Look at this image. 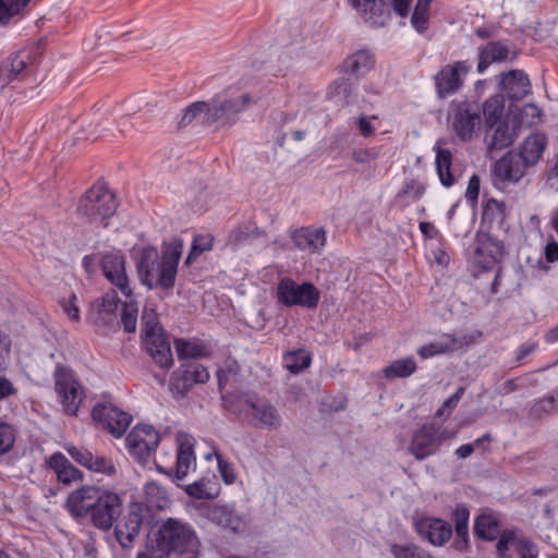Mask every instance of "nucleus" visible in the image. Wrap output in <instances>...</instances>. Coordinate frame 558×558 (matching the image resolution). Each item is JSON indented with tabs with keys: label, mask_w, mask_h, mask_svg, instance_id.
Returning <instances> with one entry per match:
<instances>
[{
	"label": "nucleus",
	"mask_w": 558,
	"mask_h": 558,
	"mask_svg": "<svg viewBox=\"0 0 558 558\" xmlns=\"http://www.w3.org/2000/svg\"><path fill=\"white\" fill-rule=\"evenodd\" d=\"M65 508L73 519L89 518L92 523H118L124 509L121 495L88 484L69 494Z\"/></svg>",
	"instance_id": "nucleus-1"
},
{
	"label": "nucleus",
	"mask_w": 558,
	"mask_h": 558,
	"mask_svg": "<svg viewBox=\"0 0 558 558\" xmlns=\"http://www.w3.org/2000/svg\"><path fill=\"white\" fill-rule=\"evenodd\" d=\"M183 252V241L173 239L162 248L161 255L157 247L145 246L140 251L136 263L141 282L149 290L160 288L169 290L174 287L178 266Z\"/></svg>",
	"instance_id": "nucleus-2"
},
{
	"label": "nucleus",
	"mask_w": 558,
	"mask_h": 558,
	"mask_svg": "<svg viewBox=\"0 0 558 558\" xmlns=\"http://www.w3.org/2000/svg\"><path fill=\"white\" fill-rule=\"evenodd\" d=\"M199 545L198 537L189 525H150L147 553H138L136 558H168L172 551L196 558Z\"/></svg>",
	"instance_id": "nucleus-3"
},
{
	"label": "nucleus",
	"mask_w": 558,
	"mask_h": 558,
	"mask_svg": "<svg viewBox=\"0 0 558 558\" xmlns=\"http://www.w3.org/2000/svg\"><path fill=\"white\" fill-rule=\"evenodd\" d=\"M252 102L253 98L247 92L235 86H229L215 95L210 101H207L208 126H215L216 129L231 126L239 120L240 113Z\"/></svg>",
	"instance_id": "nucleus-4"
},
{
	"label": "nucleus",
	"mask_w": 558,
	"mask_h": 558,
	"mask_svg": "<svg viewBox=\"0 0 558 558\" xmlns=\"http://www.w3.org/2000/svg\"><path fill=\"white\" fill-rule=\"evenodd\" d=\"M116 195L111 193L105 182H96L81 197L77 205V214L86 218L89 222L104 223L117 211Z\"/></svg>",
	"instance_id": "nucleus-5"
},
{
	"label": "nucleus",
	"mask_w": 558,
	"mask_h": 558,
	"mask_svg": "<svg viewBox=\"0 0 558 558\" xmlns=\"http://www.w3.org/2000/svg\"><path fill=\"white\" fill-rule=\"evenodd\" d=\"M275 299L286 307L316 308L320 301V292L312 282L299 283L290 277H283L275 288Z\"/></svg>",
	"instance_id": "nucleus-6"
},
{
	"label": "nucleus",
	"mask_w": 558,
	"mask_h": 558,
	"mask_svg": "<svg viewBox=\"0 0 558 558\" xmlns=\"http://www.w3.org/2000/svg\"><path fill=\"white\" fill-rule=\"evenodd\" d=\"M54 390L65 414L74 416L85 398L84 387L70 367L57 364L53 372Z\"/></svg>",
	"instance_id": "nucleus-7"
},
{
	"label": "nucleus",
	"mask_w": 558,
	"mask_h": 558,
	"mask_svg": "<svg viewBox=\"0 0 558 558\" xmlns=\"http://www.w3.org/2000/svg\"><path fill=\"white\" fill-rule=\"evenodd\" d=\"M448 122L460 141H472L482 124L478 104L469 100H453L449 106Z\"/></svg>",
	"instance_id": "nucleus-8"
},
{
	"label": "nucleus",
	"mask_w": 558,
	"mask_h": 558,
	"mask_svg": "<svg viewBox=\"0 0 558 558\" xmlns=\"http://www.w3.org/2000/svg\"><path fill=\"white\" fill-rule=\"evenodd\" d=\"M159 442V433L149 424L135 425L125 438L129 453L142 464L149 462Z\"/></svg>",
	"instance_id": "nucleus-9"
},
{
	"label": "nucleus",
	"mask_w": 558,
	"mask_h": 558,
	"mask_svg": "<svg viewBox=\"0 0 558 558\" xmlns=\"http://www.w3.org/2000/svg\"><path fill=\"white\" fill-rule=\"evenodd\" d=\"M92 415L114 438L122 437L133 420L130 413L119 409L110 401L97 402L93 408Z\"/></svg>",
	"instance_id": "nucleus-10"
},
{
	"label": "nucleus",
	"mask_w": 558,
	"mask_h": 558,
	"mask_svg": "<svg viewBox=\"0 0 558 558\" xmlns=\"http://www.w3.org/2000/svg\"><path fill=\"white\" fill-rule=\"evenodd\" d=\"M529 168L512 151L501 156L493 167V182L495 187L506 190L521 181Z\"/></svg>",
	"instance_id": "nucleus-11"
},
{
	"label": "nucleus",
	"mask_w": 558,
	"mask_h": 558,
	"mask_svg": "<svg viewBox=\"0 0 558 558\" xmlns=\"http://www.w3.org/2000/svg\"><path fill=\"white\" fill-rule=\"evenodd\" d=\"M33 72L28 51H19L10 54L0 63V92L14 82L24 81Z\"/></svg>",
	"instance_id": "nucleus-12"
},
{
	"label": "nucleus",
	"mask_w": 558,
	"mask_h": 558,
	"mask_svg": "<svg viewBox=\"0 0 558 558\" xmlns=\"http://www.w3.org/2000/svg\"><path fill=\"white\" fill-rule=\"evenodd\" d=\"M101 269L106 279L130 299L132 289L125 271V258L120 251L107 252L101 257Z\"/></svg>",
	"instance_id": "nucleus-13"
},
{
	"label": "nucleus",
	"mask_w": 558,
	"mask_h": 558,
	"mask_svg": "<svg viewBox=\"0 0 558 558\" xmlns=\"http://www.w3.org/2000/svg\"><path fill=\"white\" fill-rule=\"evenodd\" d=\"M441 440L440 430L435 424H424L413 434L409 451L415 459L424 460L437 452Z\"/></svg>",
	"instance_id": "nucleus-14"
},
{
	"label": "nucleus",
	"mask_w": 558,
	"mask_h": 558,
	"mask_svg": "<svg viewBox=\"0 0 558 558\" xmlns=\"http://www.w3.org/2000/svg\"><path fill=\"white\" fill-rule=\"evenodd\" d=\"M471 65L468 61H456L444 66L435 76V85L440 97L456 94L463 86V78Z\"/></svg>",
	"instance_id": "nucleus-15"
},
{
	"label": "nucleus",
	"mask_w": 558,
	"mask_h": 558,
	"mask_svg": "<svg viewBox=\"0 0 558 558\" xmlns=\"http://www.w3.org/2000/svg\"><path fill=\"white\" fill-rule=\"evenodd\" d=\"M208 369L201 364H184L173 372L170 379V388L181 395L189 392L194 385L205 384L209 380Z\"/></svg>",
	"instance_id": "nucleus-16"
},
{
	"label": "nucleus",
	"mask_w": 558,
	"mask_h": 558,
	"mask_svg": "<svg viewBox=\"0 0 558 558\" xmlns=\"http://www.w3.org/2000/svg\"><path fill=\"white\" fill-rule=\"evenodd\" d=\"M69 456L78 464L90 472L99 473L106 476L116 474L117 469L112 460L104 456L94 454L86 448L68 446L65 448Z\"/></svg>",
	"instance_id": "nucleus-17"
},
{
	"label": "nucleus",
	"mask_w": 558,
	"mask_h": 558,
	"mask_svg": "<svg viewBox=\"0 0 558 558\" xmlns=\"http://www.w3.org/2000/svg\"><path fill=\"white\" fill-rule=\"evenodd\" d=\"M502 255V245L493 239H487L478 244L474 251L472 259V268L474 276L482 272L494 270Z\"/></svg>",
	"instance_id": "nucleus-18"
},
{
	"label": "nucleus",
	"mask_w": 558,
	"mask_h": 558,
	"mask_svg": "<svg viewBox=\"0 0 558 558\" xmlns=\"http://www.w3.org/2000/svg\"><path fill=\"white\" fill-rule=\"evenodd\" d=\"M548 140L545 133L536 131L526 136L515 150H512L522 162L530 169L535 167L542 159Z\"/></svg>",
	"instance_id": "nucleus-19"
},
{
	"label": "nucleus",
	"mask_w": 558,
	"mask_h": 558,
	"mask_svg": "<svg viewBox=\"0 0 558 558\" xmlns=\"http://www.w3.org/2000/svg\"><path fill=\"white\" fill-rule=\"evenodd\" d=\"M143 343L147 353L161 368H170L172 366L171 348L163 329L145 333Z\"/></svg>",
	"instance_id": "nucleus-20"
},
{
	"label": "nucleus",
	"mask_w": 558,
	"mask_h": 558,
	"mask_svg": "<svg viewBox=\"0 0 558 558\" xmlns=\"http://www.w3.org/2000/svg\"><path fill=\"white\" fill-rule=\"evenodd\" d=\"M512 547L520 558H537L538 549L529 539L517 537L514 531L504 532L499 537L496 549L499 558H510L509 548Z\"/></svg>",
	"instance_id": "nucleus-21"
},
{
	"label": "nucleus",
	"mask_w": 558,
	"mask_h": 558,
	"mask_svg": "<svg viewBox=\"0 0 558 558\" xmlns=\"http://www.w3.org/2000/svg\"><path fill=\"white\" fill-rule=\"evenodd\" d=\"M478 63L477 72L483 74L490 64L501 63L509 60L510 48L501 40L489 41L477 48Z\"/></svg>",
	"instance_id": "nucleus-22"
},
{
	"label": "nucleus",
	"mask_w": 558,
	"mask_h": 558,
	"mask_svg": "<svg viewBox=\"0 0 558 558\" xmlns=\"http://www.w3.org/2000/svg\"><path fill=\"white\" fill-rule=\"evenodd\" d=\"M178 452L175 477L182 480L191 468L195 465L196 457L194 451V438L186 433H179L177 436Z\"/></svg>",
	"instance_id": "nucleus-23"
},
{
	"label": "nucleus",
	"mask_w": 558,
	"mask_h": 558,
	"mask_svg": "<svg viewBox=\"0 0 558 558\" xmlns=\"http://www.w3.org/2000/svg\"><path fill=\"white\" fill-rule=\"evenodd\" d=\"M291 239L299 250L317 253L326 244V232L324 228L303 227L295 230Z\"/></svg>",
	"instance_id": "nucleus-24"
},
{
	"label": "nucleus",
	"mask_w": 558,
	"mask_h": 558,
	"mask_svg": "<svg viewBox=\"0 0 558 558\" xmlns=\"http://www.w3.org/2000/svg\"><path fill=\"white\" fill-rule=\"evenodd\" d=\"M502 88L511 100L523 99L531 90L527 74L522 70H511L502 75Z\"/></svg>",
	"instance_id": "nucleus-25"
},
{
	"label": "nucleus",
	"mask_w": 558,
	"mask_h": 558,
	"mask_svg": "<svg viewBox=\"0 0 558 558\" xmlns=\"http://www.w3.org/2000/svg\"><path fill=\"white\" fill-rule=\"evenodd\" d=\"M374 65V54L367 49H360L344 59L342 70L355 78H362L366 76Z\"/></svg>",
	"instance_id": "nucleus-26"
},
{
	"label": "nucleus",
	"mask_w": 558,
	"mask_h": 558,
	"mask_svg": "<svg viewBox=\"0 0 558 558\" xmlns=\"http://www.w3.org/2000/svg\"><path fill=\"white\" fill-rule=\"evenodd\" d=\"M48 465L62 484L69 485L83 480V473L61 452L52 453L48 459Z\"/></svg>",
	"instance_id": "nucleus-27"
},
{
	"label": "nucleus",
	"mask_w": 558,
	"mask_h": 558,
	"mask_svg": "<svg viewBox=\"0 0 558 558\" xmlns=\"http://www.w3.org/2000/svg\"><path fill=\"white\" fill-rule=\"evenodd\" d=\"M174 349L179 360H199L211 355L210 344L199 339H175Z\"/></svg>",
	"instance_id": "nucleus-28"
},
{
	"label": "nucleus",
	"mask_w": 558,
	"mask_h": 558,
	"mask_svg": "<svg viewBox=\"0 0 558 558\" xmlns=\"http://www.w3.org/2000/svg\"><path fill=\"white\" fill-rule=\"evenodd\" d=\"M433 150L436 155L435 166L439 181L445 187H451L456 183L454 175L451 171L453 159L452 153L441 146L440 140L435 143Z\"/></svg>",
	"instance_id": "nucleus-29"
},
{
	"label": "nucleus",
	"mask_w": 558,
	"mask_h": 558,
	"mask_svg": "<svg viewBox=\"0 0 558 558\" xmlns=\"http://www.w3.org/2000/svg\"><path fill=\"white\" fill-rule=\"evenodd\" d=\"M248 414L256 420L255 425L257 427H278L281 423L280 415L276 408L267 400L259 399L257 396L256 399L253 400Z\"/></svg>",
	"instance_id": "nucleus-30"
},
{
	"label": "nucleus",
	"mask_w": 558,
	"mask_h": 558,
	"mask_svg": "<svg viewBox=\"0 0 558 558\" xmlns=\"http://www.w3.org/2000/svg\"><path fill=\"white\" fill-rule=\"evenodd\" d=\"M348 2L369 26L379 27L384 25L380 0H348Z\"/></svg>",
	"instance_id": "nucleus-31"
},
{
	"label": "nucleus",
	"mask_w": 558,
	"mask_h": 558,
	"mask_svg": "<svg viewBox=\"0 0 558 558\" xmlns=\"http://www.w3.org/2000/svg\"><path fill=\"white\" fill-rule=\"evenodd\" d=\"M463 347V342L452 335H444L440 339L426 343L417 349V354L423 359L453 352Z\"/></svg>",
	"instance_id": "nucleus-32"
},
{
	"label": "nucleus",
	"mask_w": 558,
	"mask_h": 558,
	"mask_svg": "<svg viewBox=\"0 0 558 558\" xmlns=\"http://www.w3.org/2000/svg\"><path fill=\"white\" fill-rule=\"evenodd\" d=\"M185 492L196 499H214L220 493V485L215 475L204 476L187 485Z\"/></svg>",
	"instance_id": "nucleus-33"
},
{
	"label": "nucleus",
	"mask_w": 558,
	"mask_h": 558,
	"mask_svg": "<svg viewBox=\"0 0 558 558\" xmlns=\"http://www.w3.org/2000/svg\"><path fill=\"white\" fill-rule=\"evenodd\" d=\"M421 539L434 546H442L452 537V525H414Z\"/></svg>",
	"instance_id": "nucleus-34"
},
{
	"label": "nucleus",
	"mask_w": 558,
	"mask_h": 558,
	"mask_svg": "<svg viewBox=\"0 0 558 558\" xmlns=\"http://www.w3.org/2000/svg\"><path fill=\"white\" fill-rule=\"evenodd\" d=\"M256 395L251 392H228L222 395L223 407L234 414H248Z\"/></svg>",
	"instance_id": "nucleus-35"
},
{
	"label": "nucleus",
	"mask_w": 558,
	"mask_h": 558,
	"mask_svg": "<svg viewBox=\"0 0 558 558\" xmlns=\"http://www.w3.org/2000/svg\"><path fill=\"white\" fill-rule=\"evenodd\" d=\"M125 523H181L177 519L169 518L167 520L150 519V508L141 501L131 500L128 507V517Z\"/></svg>",
	"instance_id": "nucleus-36"
},
{
	"label": "nucleus",
	"mask_w": 558,
	"mask_h": 558,
	"mask_svg": "<svg viewBox=\"0 0 558 558\" xmlns=\"http://www.w3.org/2000/svg\"><path fill=\"white\" fill-rule=\"evenodd\" d=\"M505 112V97L494 95L483 104L484 121L487 129H493L497 123L502 122Z\"/></svg>",
	"instance_id": "nucleus-37"
},
{
	"label": "nucleus",
	"mask_w": 558,
	"mask_h": 558,
	"mask_svg": "<svg viewBox=\"0 0 558 558\" xmlns=\"http://www.w3.org/2000/svg\"><path fill=\"white\" fill-rule=\"evenodd\" d=\"M106 533H110L122 548H132L140 535L141 525H97Z\"/></svg>",
	"instance_id": "nucleus-38"
},
{
	"label": "nucleus",
	"mask_w": 558,
	"mask_h": 558,
	"mask_svg": "<svg viewBox=\"0 0 558 558\" xmlns=\"http://www.w3.org/2000/svg\"><path fill=\"white\" fill-rule=\"evenodd\" d=\"M432 0H417L411 14L410 24L418 35H426L429 28Z\"/></svg>",
	"instance_id": "nucleus-39"
},
{
	"label": "nucleus",
	"mask_w": 558,
	"mask_h": 558,
	"mask_svg": "<svg viewBox=\"0 0 558 558\" xmlns=\"http://www.w3.org/2000/svg\"><path fill=\"white\" fill-rule=\"evenodd\" d=\"M282 363L291 374H299L310 367L312 354L304 348L291 350L283 354Z\"/></svg>",
	"instance_id": "nucleus-40"
},
{
	"label": "nucleus",
	"mask_w": 558,
	"mask_h": 558,
	"mask_svg": "<svg viewBox=\"0 0 558 558\" xmlns=\"http://www.w3.org/2000/svg\"><path fill=\"white\" fill-rule=\"evenodd\" d=\"M207 112H208L207 101H195V102L189 105L183 110L182 117L178 122L179 126L184 128L194 121L208 126Z\"/></svg>",
	"instance_id": "nucleus-41"
},
{
	"label": "nucleus",
	"mask_w": 558,
	"mask_h": 558,
	"mask_svg": "<svg viewBox=\"0 0 558 558\" xmlns=\"http://www.w3.org/2000/svg\"><path fill=\"white\" fill-rule=\"evenodd\" d=\"M417 369L416 362L413 357L409 356L391 362L383 371L387 379L405 378L411 376Z\"/></svg>",
	"instance_id": "nucleus-42"
},
{
	"label": "nucleus",
	"mask_w": 558,
	"mask_h": 558,
	"mask_svg": "<svg viewBox=\"0 0 558 558\" xmlns=\"http://www.w3.org/2000/svg\"><path fill=\"white\" fill-rule=\"evenodd\" d=\"M213 457L217 460V471L222 483L227 486L235 484L239 476L234 464L226 460L217 449H214L213 452L206 454L205 459L211 460Z\"/></svg>",
	"instance_id": "nucleus-43"
},
{
	"label": "nucleus",
	"mask_w": 558,
	"mask_h": 558,
	"mask_svg": "<svg viewBox=\"0 0 558 558\" xmlns=\"http://www.w3.org/2000/svg\"><path fill=\"white\" fill-rule=\"evenodd\" d=\"M493 132L488 143L489 149H502L513 143V135L507 122L497 123L493 129H487V133Z\"/></svg>",
	"instance_id": "nucleus-44"
},
{
	"label": "nucleus",
	"mask_w": 558,
	"mask_h": 558,
	"mask_svg": "<svg viewBox=\"0 0 558 558\" xmlns=\"http://www.w3.org/2000/svg\"><path fill=\"white\" fill-rule=\"evenodd\" d=\"M148 502L157 509H163L170 501L166 489L156 482H148L144 488Z\"/></svg>",
	"instance_id": "nucleus-45"
},
{
	"label": "nucleus",
	"mask_w": 558,
	"mask_h": 558,
	"mask_svg": "<svg viewBox=\"0 0 558 558\" xmlns=\"http://www.w3.org/2000/svg\"><path fill=\"white\" fill-rule=\"evenodd\" d=\"M352 94V84L348 78L340 77L333 81L327 90L329 99H337L339 102L348 104Z\"/></svg>",
	"instance_id": "nucleus-46"
},
{
	"label": "nucleus",
	"mask_w": 558,
	"mask_h": 558,
	"mask_svg": "<svg viewBox=\"0 0 558 558\" xmlns=\"http://www.w3.org/2000/svg\"><path fill=\"white\" fill-rule=\"evenodd\" d=\"M16 435L17 429L13 424L0 421V457L13 449Z\"/></svg>",
	"instance_id": "nucleus-47"
},
{
	"label": "nucleus",
	"mask_w": 558,
	"mask_h": 558,
	"mask_svg": "<svg viewBox=\"0 0 558 558\" xmlns=\"http://www.w3.org/2000/svg\"><path fill=\"white\" fill-rule=\"evenodd\" d=\"M31 0H0V23L7 24L11 17L20 14Z\"/></svg>",
	"instance_id": "nucleus-48"
},
{
	"label": "nucleus",
	"mask_w": 558,
	"mask_h": 558,
	"mask_svg": "<svg viewBox=\"0 0 558 558\" xmlns=\"http://www.w3.org/2000/svg\"><path fill=\"white\" fill-rule=\"evenodd\" d=\"M138 307L137 303L130 300L124 303L121 313V323L126 332H134L137 325Z\"/></svg>",
	"instance_id": "nucleus-49"
},
{
	"label": "nucleus",
	"mask_w": 558,
	"mask_h": 558,
	"mask_svg": "<svg viewBox=\"0 0 558 558\" xmlns=\"http://www.w3.org/2000/svg\"><path fill=\"white\" fill-rule=\"evenodd\" d=\"M214 244V238L211 234H197L194 236L190 253L186 258V264H190L192 259L199 256L203 252L211 250Z\"/></svg>",
	"instance_id": "nucleus-50"
},
{
	"label": "nucleus",
	"mask_w": 558,
	"mask_h": 558,
	"mask_svg": "<svg viewBox=\"0 0 558 558\" xmlns=\"http://www.w3.org/2000/svg\"><path fill=\"white\" fill-rule=\"evenodd\" d=\"M391 553L396 558H435L416 545H392Z\"/></svg>",
	"instance_id": "nucleus-51"
},
{
	"label": "nucleus",
	"mask_w": 558,
	"mask_h": 558,
	"mask_svg": "<svg viewBox=\"0 0 558 558\" xmlns=\"http://www.w3.org/2000/svg\"><path fill=\"white\" fill-rule=\"evenodd\" d=\"M379 119L377 116L361 114L356 119V126L363 137H372L379 128Z\"/></svg>",
	"instance_id": "nucleus-52"
},
{
	"label": "nucleus",
	"mask_w": 558,
	"mask_h": 558,
	"mask_svg": "<svg viewBox=\"0 0 558 558\" xmlns=\"http://www.w3.org/2000/svg\"><path fill=\"white\" fill-rule=\"evenodd\" d=\"M558 411V403L554 395L547 396L533 404L531 415L541 417L543 414H549Z\"/></svg>",
	"instance_id": "nucleus-53"
},
{
	"label": "nucleus",
	"mask_w": 558,
	"mask_h": 558,
	"mask_svg": "<svg viewBox=\"0 0 558 558\" xmlns=\"http://www.w3.org/2000/svg\"><path fill=\"white\" fill-rule=\"evenodd\" d=\"M214 514L219 519V523H234L242 520L236 513L234 504L218 505L214 510Z\"/></svg>",
	"instance_id": "nucleus-54"
},
{
	"label": "nucleus",
	"mask_w": 558,
	"mask_h": 558,
	"mask_svg": "<svg viewBox=\"0 0 558 558\" xmlns=\"http://www.w3.org/2000/svg\"><path fill=\"white\" fill-rule=\"evenodd\" d=\"M142 323L144 326V335L162 329L158 324L156 310L154 307H148L147 305L143 310Z\"/></svg>",
	"instance_id": "nucleus-55"
},
{
	"label": "nucleus",
	"mask_w": 558,
	"mask_h": 558,
	"mask_svg": "<svg viewBox=\"0 0 558 558\" xmlns=\"http://www.w3.org/2000/svg\"><path fill=\"white\" fill-rule=\"evenodd\" d=\"M60 305L63 310V312L66 314L69 319L72 322L78 323L80 322V308L77 305V296L72 293L68 299H63L60 301Z\"/></svg>",
	"instance_id": "nucleus-56"
},
{
	"label": "nucleus",
	"mask_w": 558,
	"mask_h": 558,
	"mask_svg": "<svg viewBox=\"0 0 558 558\" xmlns=\"http://www.w3.org/2000/svg\"><path fill=\"white\" fill-rule=\"evenodd\" d=\"M120 299L114 291L107 292L100 299L99 312L105 314H114L119 307Z\"/></svg>",
	"instance_id": "nucleus-57"
},
{
	"label": "nucleus",
	"mask_w": 558,
	"mask_h": 558,
	"mask_svg": "<svg viewBox=\"0 0 558 558\" xmlns=\"http://www.w3.org/2000/svg\"><path fill=\"white\" fill-rule=\"evenodd\" d=\"M427 257L439 266H447L450 262L448 253L442 248V246L439 243L432 245L429 247L427 252Z\"/></svg>",
	"instance_id": "nucleus-58"
},
{
	"label": "nucleus",
	"mask_w": 558,
	"mask_h": 558,
	"mask_svg": "<svg viewBox=\"0 0 558 558\" xmlns=\"http://www.w3.org/2000/svg\"><path fill=\"white\" fill-rule=\"evenodd\" d=\"M481 181L477 174H472L469 179L465 198L472 205H476L480 195Z\"/></svg>",
	"instance_id": "nucleus-59"
},
{
	"label": "nucleus",
	"mask_w": 558,
	"mask_h": 558,
	"mask_svg": "<svg viewBox=\"0 0 558 558\" xmlns=\"http://www.w3.org/2000/svg\"><path fill=\"white\" fill-rule=\"evenodd\" d=\"M456 538L453 539L452 546L457 550H464L469 545V525H454Z\"/></svg>",
	"instance_id": "nucleus-60"
},
{
	"label": "nucleus",
	"mask_w": 558,
	"mask_h": 558,
	"mask_svg": "<svg viewBox=\"0 0 558 558\" xmlns=\"http://www.w3.org/2000/svg\"><path fill=\"white\" fill-rule=\"evenodd\" d=\"M500 525H474L475 534L486 541H494L498 537Z\"/></svg>",
	"instance_id": "nucleus-61"
},
{
	"label": "nucleus",
	"mask_w": 558,
	"mask_h": 558,
	"mask_svg": "<svg viewBox=\"0 0 558 558\" xmlns=\"http://www.w3.org/2000/svg\"><path fill=\"white\" fill-rule=\"evenodd\" d=\"M378 154L369 148H360L352 151V159L357 163H366L375 160Z\"/></svg>",
	"instance_id": "nucleus-62"
},
{
	"label": "nucleus",
	"mask_w": 558,
	"mask_h": 558,
	"mask_svg": "<svg viewBox=\"0 0 558 558\" xmlns=\"http://www.w3.org/2000/svg\"><path fill=\"white\" fill-rule=\"evenodd\" d=\"M546 184L549 189L558 191V153L555 156L554 165L547 171Z\"/></svg>",
	"instance_id": "nucleus-63"
},
{
	"label": "nucleus",
	"mask_w": 558,
	"mask_h": 558,
	"mask_svg": "<svg viewBox=\"0 0 558 558\" xmlns=\"http://www.w3.org/2000/svg\"><path fill=\"white\" fill-rule=\"evenodd\" d=\"M544 255L547 262L555 263L558 260V242L549 239L544 248Z\"/></svg>",
	"instance_id": "nucleus-64"
}]
</instances>
